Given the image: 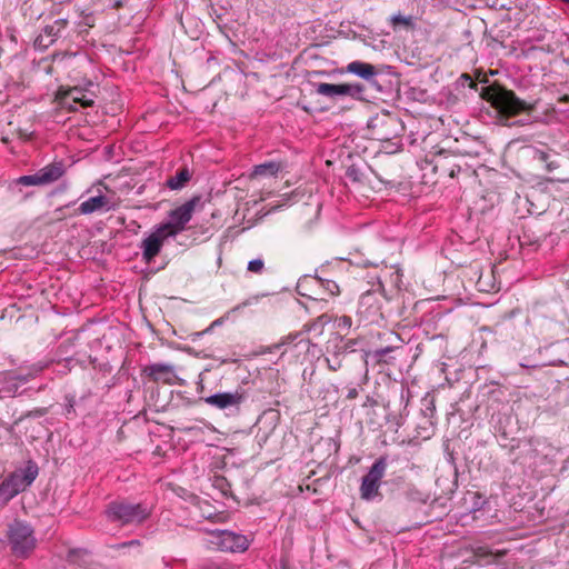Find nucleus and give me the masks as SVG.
Instances as JSON below:
<instances>
[{
  "label": "nucleus",
  "instance_id": "nucleus-14",
  "mask_svg": "<svg viewBox=\"0 0 569 569\" xmlns=\"http://www.w3.org/2000/svg\"><path fill=\"white\" fill-rule=\"evenodd\" d=\"M214 538V543L222 551L243 552L250 546V541L246 536L228 530L217 531Z\"/></svg>",
  "mask_w": 569,
  "mask_h": 569
},
{
  "label": "nucleus",
  "instance_id": "nucleus-9",
  "mask_svg": "<svg viewBox=\"0 0 569 569\" xmlns=\"http://www.w3.org/2000/svg\"><path fill=\"white\" fill-rule=\"evenodd\" d=\"M386 298L380 290H369L361 295L358 305V315L369 323H377L383 319L382 307Z\"/></svg>",
  "mask_w": 569,
  "mask_h": 569
},
{
  "label": "nucleus",
  "instance_id": "nucleus-20",
  "mask_svg": "<svg viewBox=\"0 0 569 569\" xmlns=\"http://www.w3.org/2000/svg\"><path fill=\"white\" fill-rule=\"evenodd\" d=\"M506 553V550L492 551L487 546H479L473 549V556L477 559V562H479L480 565H490L495 562L497 559L505 557Z\"/></svg>",
  "mask_w": 569,
  "mask_h": 569
},
{
  "label": "nucleus",
  "instance_id": "nucleus-4",
  "mask_svg": "<svg viewBox=\"0 0 569 569\" xmlns=\"http://www.w3.org/2000/svg\"><path fill=\"white\" fill-rule=\"evenodd\" d=\"M39 472L36 462L29 461L23 469L12 472L0 485V496L10 500L18 493L24 491L34 481Z\"/></svg>",
  "mask_w": 569,
  "mask_h": 569
},
{
  "label": "nucleus",
  "instance_id": "nucleus-10",
  "mask_svg": "<svg viewBox=\"0 0 569 569\" xmlns=\"http://www.w3.org/2000/svg\"><path fill=\"white\" fill-rule=\"evenodd\" d=\"M57 101L61 109L69 112L77 111L79 108H88L93 104V99L88 97L87 91L74 87L68 90H59Z\"/></svg>",
  "mask_w": 569,
  "mask_h": 569
},
{
  "label": "nucleus",
  "instance_id": "nucleus-28",
  "mask_svg": "<svg viewBox=\"0 0 569 569\" xmlns=\"http://www.w3.org/2000/svg\"><path fill=\"white\" fill-rule=\"evenodd\" d=\"M391 23L393 28L397 26H403L406 28L412 27V18L411 17H405L402 14H396L391 17Z\"/></svg>",
  "mask_w": 569,
  "mask_h": 569
},
{
  "label": "nucleus",
  "instance_id": "nucleus-25",
  "mask_svg": "<svg viewBox=\"0 0 569 569\" xmlns=\"http://www.w3.org/2000/svg\"><path fill=\"white\" fill-rule=\"evenodd\" d=\"M297 339H299L298 343H302V342H306L307 345L309 343L308 339H303L302 335L300 332H297V333L289 335L284 338H282L280 342L274 343L271 347H268L263 352H273V351L278 350L280 347L289 345Z\"/></svg>",
  "mask_w": 569,
  "mask_h": 569
},
{
  "label": "nucleus",
  "instance_id": "nucleus-8",
  "mask_svg": "<svg viewBox=\"0 0 569 569\" xmlns=\"http://www.w3.org/2000/svg\"><path fill=\"white\" fill-rule=\"evenodd\" d=\"M492 104L501 116L507 118L533 109V106L520 100L513 91L507 89H499L492 94Z\"/></svg>",
  "mask_w": 569,
  "mask_h": 569
},
{
  "label": "nucleus",
  "instance_id": "nucleus-27",
  "mask_svg": "<svg viewBox=\"0 0 569 569\" xmlns=\"http://www.w3.org/2000/svg\"><path fill=\"white\" fill-rule=\"evenodd\" d=\"M326 362L331 371H337L342 367L340 353L338 352H335L333 355L327 357Z\"/></svg>",
  "mask_w": 569,
  "mask_h": 569
},
{
  "label": "nucleus",
  "instance_id": "nucleus-7",
  "mask_svg": "<svg viewBox=\"0 0 569 569\" xmlns=\"http://www.w3.org/2000/svg\"><path fill=\"white\" fill-rule=\"evenodd\" d=\"M387 458L379 457L370 467L369 471L362 477L360 485V497L363 500L371 501L381 496V480L387 469Z\"/></svg>",
  "mask_w": 569,
  "mask_h": 569
},
{
  "label": "nucleus",
  "instance_id": "nucleus-24",
  "mask_svg": "<svg viewBox=\"0 0 569 569\" xmlns=\"http://www.w3.org/2000/svg\"><path fill=\"white\" fill-rule=\"evenodd\" d=\"M396 349V347L380 348L370 352L369 356L377 365H390L393 361V358L390 356V353Z\"/></svg>",
  "mask_w": 569,
  "mask_h": 569
},
{
  "label": "nucleus",
  "instance_id": "nucleus-17",
  "mask_svg": "<svg viewBox=\"0 0 569 569\" xmlns=\"http://www.w3.org/2000/svg\"><path fill=\"white\" fill-rule=\"evenodd\" d=\"M309 283H315L317 286L322 287L329 297H335V296L339 295V292H340L339 286L333 280H326L320 277H305L302 280H300L298 282L299 293L301 296L309 297L315 300H318V299L325 300L326 298L325 297H320V298L312 297L311 295H308L307 292L302 291L306 288V286Z\"/></svg>",
  "mask_w": 569,
  "mask_h": 569
},
{
  "label": "nucleus",
  "instance_id": "nucleus-36",
  "mask_svg": "<svg viewBox=\"0 0 569 569\" xmlns=\"http://www.w3.org/2000/svg\"><path fill=\"white\" fill-rule=\"evenodd\" d=\"M73 406L70 405V407H68V412H70L72 410Z\"/></svg>",
  "mask_w": 569,
  "mask_h": 569
},
{
  "label": "nucleus",
  "instance_id": "nucleus-26",
  "mask_svg": "<svg viewBox=\"0 0 569 569\" xmlns=\"http://www.w3.org/2000/svg\"><path fill=\"white\" fill-rule=\"evenodd\" d=\"M264 269L266 267L262 258H256L253 260H250L247 266L248 272H251L253 274H262Z\"/></svg>",
  "mask_w": 569,
  "mask_h": 569
},
{
  "label": "nucleus",
  "instance_id": "nucleus-16",
  "mask_svg": "<svg viewBox=\"0 0 569 569\" xmlns=\"http://www.w3.org/2000/svg\"><path fill=\"white\" fill-rule=\"evenodd\" d=\"M116 208L114 202L110 200L104 194H98L94 197H91L87 199L86 201L81 202L78 207L76 213L77 214H91L97 211H104L108 212L110 210H113Z\"/></svg>",
  "mask_w": 569,
  "mask_h": 569
},
{
  "label": "nucleus",
  "instance_id": "nucleus-12",
  "mask_svg": "<svg viewBox=\"0 0 569 569\" xmlns=\"http://www.w3.org/2000/svg\"><path fill=\"white\" fill-rule=\"evenodd\" d=\"M171 238L170 234L158 224L154 230L141 242L142 259L150 263L160 253L164 241Z\"/></svg>",
  "mask_w": 569,
  "mask_h": 569
},
{
  "label": "nucleus",
  "instance_id": "nucleus-6",
  "mask_svg": "<svg viewBox=\"0 0 569 569\" xmlns=\"http://www.w3.org/2000/svg\"><path fill=\"white\" fill-rule=\"evenodd\" d=\"M66 173V164L63 160L53 161L43 168L39 169L33 174L21 176L13 182L17 186H48L57 182Z\"/></svg>",
  "mask_w": 569,
  "mask_h": 569
},
{
  "label": "nucleus",
  "instance_id": "nucleus-1",
  "mask_svg": "<svg viewBox=\"0 0 569 569\" xmlns=\"http://www.w3.org/2000/svg\"><path fill=\"white\" fill-rule=\"evenodd\" d=\"M368 130L373 140L388 142L398 150L401 148V136L405 124L399 117L390 112L378 113L368 122Z\"/></svg>",
  "mask_w": 569,
  "mask_h": 569
},
{
  "label": "nucleus",
  "instance_id": "nucleus-22",
  "mask_svg": "<svg viewBox=\"0 0 569 569\" xmlns=\"http://www.w3.org/2000/svg\"><path fill=\"white\" fill-rule=\"evenodd\" d=\"M347 70L365 80H369L377 74L375 66L362 61H352Z\"/></svg>",
  "mask_w": 569,
  "mask_h": 569
},
{
  "label": "nucleus",
  "instance_id": "nucleus-29",
  "mask_svg": "<svg viewBox=\"0 0 569 569\" xmlns=\"http://www.w3.org/2000/svg\"><path fill=\"white\" fill-rule=\"evenodd\" d=\"M359 396V390L356 387L348 388L346 398L349 400L356 399Z\"/></svg>",
  "mask_w": 569,
  "mask_h": 569
},
{
  "label": "nucleus",
  "instance_id": "nucleus-32",
  "mask_svg": "<svg viewBox=\"0 0 569 569\" xmlns=\"http://www.w3.org/2000/svg\"><path fill=\"white\" fill-rule=\"evenodd\" d=\"M341 323L346 327H350L351 326V318L348 317V316H343L341 319H340Z\"/></svg>",
  "mask_w": 569,
  "mask_h": 569
},
{
  "label": "nucleus",
  "instance_id": "nucleus-19",
  "mask_svg": "<svg viewBox=\"0 0 569 569\" xmlns=\"http://www.w3.org/2000/svg\"><path fill=\"white\" fill-rule=\"evenodd\" d=\"M28 376L20 375H11L8 373L4 377V385L1 389V392L6 393V397H14L18 395L19 388L28 382Z\"/></svg>",
  "mask_w": 569,
  "mask_h": 569
},
{
  "label": "nucleus",
  "instance_id": "nucleus-23",
  "mask_svg": "<svg viewBox=\"0 0 569 569\" xmlns=\"http://www.w3.org/2000/svg\"><path fill=\"white\" fill-rule=\"evenodd\" d=\"M282 170V163L278 161H268L253 167L252 177H274Z\"/></svg>",
  "mask_w": 569,
  "mask_h": 569
},
{
  "label": "nucleus",
  "instance_id": "nucleus-11",
  "mask_svg": "<svg viewBox=\"0 0 569 569\" xmlns=\"http://www.w3.org/2000/svg\"><path fill=\"white\" fill-rule=\"evenodd\" d=\"M365 91V88L360 83H327L321 82L316 84V92L318 94L328 97V98H336L338 96H348L355 99H361L362 93Z\"/></svg>",
  "mask_w": 569,
  "mask_h": 569
},
{
  "label": "nucleus",
  "instance_id": "nucleus-31",
  "mask_svg": "<svg viewBox=\"0 0 569 569\" xmlns=\"http://www.w3.org/2000/svg\"><path fill=\"white\" fill-rule=\"evenodd\" d=\"M377 405H378L377 400L373 399L372 397L368 396L363 406L376 407Z\"/></svg>",
  "mask_w": 569,
  "mask_h": 569
},
{
  "label": "nucleus",
  "instance_id": "nucleus-35",
  "mask_svg": "<svg viewBox=\"0 0 569 569\" xmlns=\"http://www.w3.org/2000/svg\"><path fill=\"white\" fill-rule=\"evenodd\" d=\"M520 366L523 367V368H530V366L525 365V363H521Z\"/></svg>",
  "mask_w": 569,
  "mask_h": 569
},
{
  "label": "nucleus",
  "instance_id": "nucleus-34",
  "mask_svg": "<svg viewBox=\"0 0 569 569\" xmlns=\"http://www.w3.org/2000/svg\"><path fill=\"white\" fill-rule=\"evenodd\" d=\"M408 395H409V391H408V390L406 391V390L402 388V390H401V399L403 400V399H405V397H408Z\"/></svg>",
  "mask_w": 569,
  "mask_h": 569
},
{
  "label": "nucleus",
  "instance_id": "nucleus-18",
  "mask_svg": "<svg viewBox=\"0 0 569 569\" xmlns=\"http://www.w3.org/2000/svg\"><path fill=\"white\" fill-rule=\"evenodd\" d=\"M67 20L58 19L52 24L46 26L42 32L36 39V46L48 48L60 36V32L66 28Z\"/></svg>",
  "mask_w": 569,
  "mask_h": 569
},
{
  "label": "nucleus",
  "instance_id": "nucleus-30",
  "mask_svg": "<svg viewBox=\"0 0 569 569\" xmlns=\"http://www.w3.org/2000/svg\"><path fill=\"white\" fill-rule=\"evenodd\" d=\"M487 3H488L489 7L496 8V9L497 8H499V9L505 8L503 4H499L498 0H487Z\"/></svg>",
  "mask_w": 569,
  "mask_h": 569
},
{
  "label": "nucleus",
  "instance_id": "nucleus-2",
  "mask_svg": "<svg viewBox=\"0 0 569 569\" xmlns=\"http://www.w3.org/2000/svg\"><path fill=\"white\" fill-rule=\"evenodd\" d=\"M104 515L110 522L121 526L140 525L150 517L151 509L142 502L132 503L126 499H117L107 505Z\"/></svg>",
  "mask_w": 569,
  "mask_h": 569
},
{
  "label": "nucleus",
  "instance_id": "nucleus-13",
  "mask_svg": "<svg viewBox=\"0 0 569 569\" xmlns=\"http://www.w3.org/2000/svg\"><path fill=\"white\" fill-rule=\"evenodd\" d=\"M142 376L148 378L149 381L164 385H176L179 378L176 373L174 367L167 363H151L142 368Z\"/></svg>",
  "mask_w": 569,
  "mask_h": 569
},
{
  "label": "nucleus",
  "instance_id": "nucleus-5",
  "mask_svg": "<svg viewBox=\"0 0 569 569\" xmlns=\"http://www.w3.org/2000/svg\"><path fill=\"white\" fill-rule=\"evenodd\" d=\"M200 202L201 197L193 196L181 206L171 210L168 214L169 220L167 222L160 223L159 226L167 232V234L176 237L186 230L188 222L191 220L197 207L200 206Z\"/></svg>",
  "mask_w": 569,
  "mask_h": 569
},
{
  "label": "nucleus",
  "instance_id": "nucleus-21",
  "mask_svg": "<svg viewBox=\"0 0 569 569\" xmlns=\"http://www.w3.org/2000/svg\"><path fill=\"white\" fill-rule=\"evenodd\" d=\"M191 179V172L187 167L179 169L174 176H171L166 181V187L170 190H180L186 187V184Z\"/></svg>",
  "mask_w": 569,
  "mask_h": 569
},
{
  "label": "nucleus",
  "instance_id": "nucleus-3",
  "mask_svg": "<svg viewBox=\"0 0 569 569\" xmlns=\"http://www.w3.org/2000/svg\"><path fill=\"white\" fill-rule=\"evenodd\" d=\"M7 540L11 553L19 559H28L37 548L38 540L31 525L14 520L8 526Z\"/></svg>",
  "mask_w": 569,
  "mask_h": 569
},
{
  "label": "nucleus",
  "instance_id": "nucleus-33",
  "mask_svg": "<svg viewBox=\"0 0 569 569\" xmlns=\"http://www.w3.org/2000/svg\"><path fill=\"white\" fill-rule=\"evenodd\" d=\"M140 542L138 540H131L129 542H123L120 545V547H128V546H134V545H139Z\"/></svg>",
  "mask_w": 569,
  "mask_h": 569
},
{
  "label": "nucleus",
  "instance_id": "nucleus-15",
  "mask_svg": "<svg viewBox=\"0 0 569 569\" xmlns=\"http://www.w3.org/2000/svg\"><path fill=\"white\" fill-rule=\"evenodd\" d=\"M201 400L217 409L226 410L230 408L239 409L241 403L246 400V392L241 389H237L233 392H219L214 393L204 398H201Z\"/></svg>",
  "mask_w": 569,
  "mask_h": 569
}]
</instances>
